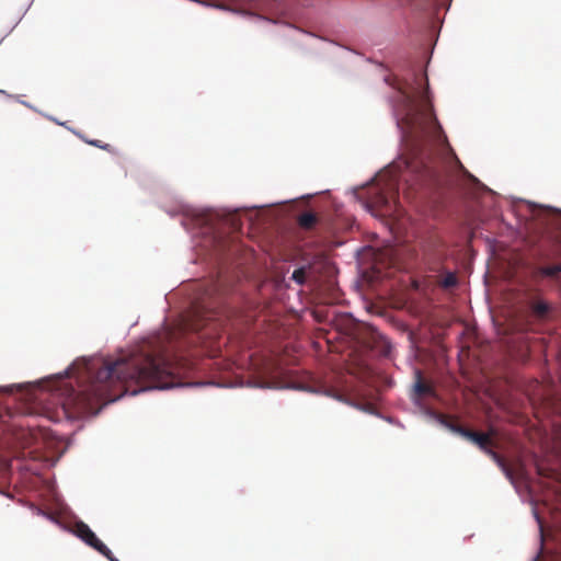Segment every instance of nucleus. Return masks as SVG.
Returning <instances> with one entry per match:
<instances>
[{
  "mask_svg": "<svg viewBox=\"0 0 561 561\" xmlns=\"http://www.w3.org/2000/svg\"><path fill=\"white\" fill-rule=\"evenodd\" d=\"M59 444V439L51 438L47 435H33L23 453L24 456L30 457L35 461H39L47 467H55L68 450L71 440L61 449H58Z\"/></svg>",
  "mask_w": 561,
  "mask_h": 561,
  "instance_id": "obj_4",
  "label": "nucleus"
},
{
  "mask_svg": "<svg viewBox=\"0 0 561 561\" xmlns=\"http://www.w3.org/2000/svg\"><path fill=\"white\" fill-rule=\"evenodd\" d=\"M365 60L369 64L378 66L381 70H388V67L383 62L377 61L371 57H365Z\"/></svg>",
  "mask_w": 561,
  "mask_h": 561,
  "instance_id": "obj_24",
  "label": "nucleus"
},
{
  "mask_svg": "<svg viewBox=\"0 0 561 561\" xmlns=\"http://www.w3.org/2000/svg\"><path fill=\"white\" fill-rule=\"evenodd\" d=\"M407 220L411 225V228L414 229V221H413L412 217L407 216Z\"/></svg>",
  "mask_w": 561,
  "mask_h": 561,
  "instance_id": "obj_34",
  "label": "nucleus"
},
{
  "mask_svg": "<svg viewBox=\"0 0 561 561\" xmlns=\"http://www.w3.org/2000/svg\"><path fill=\"white\" fill-rule=\"evenodd\" d=\"M69 534L80 539L84 545L100 554L110 553V548L98 537L91 527L78 517H75L73 526L69 527Z\"/></svg>",
  "mask_w": 561,
  "mask_h": 561,
  "instance_id": "obj_6",
  "label": "nucleus"
},
{
  "mask_svg": "<svg viewBox=\"0 0 561 561\" xmlns=\"http://www.w3.org/2000/svg\"><path fill=\"white\" fill-rule=\"evenodd\" d=\"M104 558H106L108 561H119L114 554L113 552L110 550V553H106V554H102Z\"/></svg>",
  "mask_w": 561,
  "mask_h": 561,
  "instance_id": "obj_30",
  "label": "nucleus"
},
{
  "mask_svg": "<svg viewBox=\"0 0 561 561\" xmlns=\"http://www.w3.org/2000/svg\"><path fill=\"white\" fill-rule=\"evenodd\" d=\"M417 231H413V236L416 238L417 237Z\"/></svg>",
  "mask_w": 561,
  "mask_h": 561,
  "instance_id": "obj_38",
  "label": "nucleus"
},
{
  "mask_svg": "<svg viewBox=\"0 0 561 561\" xmlns=\"http://www.w3.org/2000/svg\"><path fill=\"white\" fill-rule=\"evenodd\" d=\"M400 2L415 16L430 48L423 50L420 58H400L397 64L399 73L383 77V82L396 91L394 95L388 96V103L399 134L400 152L362 186L377 179L375 186H440L443 157L447 154L463 170L472 186H486L469 173L453 152L432 102L427 67L444 21L439 12L447 11L451 0Z\"/></svg>",
  "mask_w": 561,
  "mask_h": 561,
  "instance_id": "obj_1",
  "label": "nucleus"
},
{
  "mask_svg": "<svg viewBox=\"0 0 561 561\" xmlns=\"http://www.w3.org/2000/svg\"><path fill=\"white\" fill-rule=\"evenodd\" d=\"M85 144L96 147V148H100L102 150L108 151V152L113 151V147L110 144L103 142L99 139L85 140Z\"/></svg>",
  "mask_w": 561,
  "mask_h": 561,
  "instance_id": "obj_17",
  "label": "nucleus"
},
{
  "mask_svg": "<svg viewBox=\"0 0 561 561\" xmlns=\"http://www.w3.org/2000/svg\"><path fill=\"white\" fill-rule=\"evenodd\" d=\"M290 278L298 285H302L305 283V267L300 266L294 270Z\"/></svg>",
  "mask_w": 561,
  "mask_h": 561,
  "instance_id": "obj_16",
  "label": "nucleus"
},
{
  "mask_svg": "<svg viewBox=\"0 0 561 561\" xmlns=\"http://www.w3.org/2000/svg\"><path fill=\"white\" fill-rule=\"evenodd\" d=\"M45 519L49 520L51 524L58 526L60 529H62L64 531H67L68 533V529L70 526L64 524L60 522L59 518H57L55 515H53L51 513H47V515L45 516Z\"/></svg>",
  "mask_w": 561,
  "mask_h": 561,
  "instance_id": "obj_18",
  "label": "nucleus"
},
{
  "mask_svg": "<svg viewBox=\"0 0 561 561\" xmlns=\"http://www.w3.org/2000/svg\"><path fill=\"white\" fill-rule=\"evenodd\" d=\"M180 294H184V289ZM238 314L217 282L195 284L180 307L176 332L188 345L210 347Z\"/></svg>",
  "mask_w": 561,
  "mask_h": 561,
  "instance_id": "obj_3",
  "label": "nucleus"
},
{
  "mask_svg": "<svg viewBox=\"0 0 561 561\" xmlns=\"http://www.w3.org/2000/svg\"><path fill=\"white\" fill-rule=\"evenodd\" d=\"M545 207L548 208L549 210H552V211L561 215V208L551 207V206H545ZM551 225L553 226V228L556 230L561 232V219H559V218L552 219Z\"/></svg>",
  "mask_w": 561,
  "mask_h": 561,
  "instance_id": "obj_20",
  "label": "nucleus"
},
{
  "mask_svg": "<svg viewBox=\"0 0 561 561\" xmlns=\"http://www.w3.org/2000/svg\"><path fill=\"white\" fill-rule=\"evenodd\" d=\"M3 38L0 39V44L2 43Z\"/></svg>",
  "mask_w": 561,
  "mask_h": 561,
  "instance_id": "obj_40",
  "label": "nucleus"
},
{
  "mask_svg": "<svg viewBox=\"0 0 561 561\" xmlns=\"http://www.w3.org/2000/svg\"><path fill=\"white\" fill-rule=\"evenodd\" d=\"M377 417L386 421L389 424H392V425L398 426L400 428H404L403 423L400 420H398V419H396V417H393L391 415H386V414L381 413V416H377Z\"/></svg>",
  "mask_w": 561,
  "mask_h": 561,
  "instance_id": "obj_19",
  "label": "nucleus"
},
{
  "mask_svg": "<svg viewBox=\"0 0 561 561\" xmlns=\"http://www.w3.org/2000/svg\"><path fill=\"white\" fill-rule=\"evenodd\" d=\"M83 142H85V140H90L89 138H87L83 134H82V137H79Z\"/></svg>",
  "mask_w": 561,
  "mask_h": 561,
  "instance_id": "obj_35",
  "label": "nucleus"
},
{
  "mask_svg": "<svg viewBox=\"0 0 561 561\" xmlns=\"http://www.w3.org/2000/svg\"><path fill=\"white\" fill-rule=\"evenodd\" d=\"M419 408H420V410H421L423 415H425L430 420L435 421V419H436L438 413H436L435 411H433L430 408L425 407L423 402H422V407H419Z\"/></svg>",
  "mask_w": 561,
  "mask_h": 561,
  "instance_id": "obj_22",
  "label": "nucleus"
},
{
  "mask_svg": "<svg viewBox=\"0 0 561 561\" xmlns=\"http://www.w3.org/2000/svg\"><path fill=\"white\" fill-rule=\"evenodd\" d=\"M47 496L49 502L60 512L67 513L70 512V507L65 502L59 492L55 489V486H50L47 491Z\"/></svg>",
  "mask_w": 561,
  "mask_h": 561,
  "instance_id": "obj_10",
  "label": "nucleus"
},
{
  "mask_svg": "<svg viewBox=\"0 0 561 561\" xmlns=\"http://www.w3.org/2000/svg\"><path fill=\"white\" fill-rule=\"evenodd\" d=\"M18 503L26 508H28L30 511H32L34 514L36 513V508H39V506H37L36 504L32 503V502H28L26 500H22V499H19L16 500Z\"/></svg>",
  "mask_w": 561,
  "mask_h": 561,
  "instance_id": "obj_23",
  "label": "nucleus"
},
{
  "mask_svg": "<svg viewBox=\"0 0 561 561\" xmlns=\"http://www.w3.org/2000/svg\"><path fill=\"white\" fill-rule=\"evenodd\" d=\"M18 101H19V103H21L22 105H24V106H26V107H28V108H31V110H33V111H35V112H37V108H36L34 105H32L31 103H28V102H26V101H23V100H20V99H18Z\"/></svg>",
  "mask_w": 561,
  "mask_h": 561,
  "instance_id": "obj_29",
  "label": "nucleus"
},
{
  "mask_svg": "<svg viewBox=\"0 0 561 561\" xmlns=\"http://www.w3.org/2000/svg\"><path fill=\"white\" fill-rule=\"evenodd\" d=\"M365 250V247H362V248H358L356 251H355V256L356 257H359L360 253Z\"/></svg>",
  "mask_w": 561,
  "mask_h": 561,
  "instance_id": "obj_33",
  "label": "nucleus"
},
{
  "mask_svg": "<svg viewBox=\"0 0 561 561\" xmlns=\"http://www.w3.org/2000/svg\"><path fill=\"white\" fill-rule=\"evenodd\" d=\"M45 117H46L47 119H49V121H51V122L56 123L57 125L64 126L66 129H67V127H69V126L67 125V122H60L58 118H56V117H54V116H51V115H45Z\"/></svg>",
  "mask_w": 561,
  "mask_h": 561,
  "instance_id": "obj_26",
  "label": "nucleus"
},
{
  "mask_svg": "<svg viewBox=\"0 0 561 561\" xmlns=\"http://www.w3.org/2000/svg\"><path fill=\"white\" fill-rule=\"evenodd\" d=\"M0 93L7 94V92L4 90H0Z\"/></svg>",
  "mask_w": 561,
  "mask_h": 561,
  "instance_id": "obj_39",
  "label": "nucleus"
},
{
  "mask_svg": "<svg viewBox=\"0 0 561 561\" xmlns=\"http://www.w3.org/2000/svg\"><path fill=\"white\" fill-rule=\"evenodd\" d=\"M539 273L545 277H554L561 274V263L550 266H543L539 270Z\"/></svg>",
  "mask_w": 561,
  "mask_h": 561,
  "instance_id": "obj_12",
  "label": "nucleus"
},
{
  "mask_svg": "<svg viewBox=\"0 0 561 561\" xmlns=\"http://www.w3.org/2000/svg\"><path fill=\"white\" fill-rule=\"evenodd\" d=\"M67 129H68L69 131H71L73 135H76L77 137H82V133H81V131H79V130H77V129H75V128H72V127H70V126H69V127H67Z\"/></svg>",
  "mask_w": 561,
  "mask_h": 561,
  "instance_id": "obj_32",
  "label": "nucleus"
},
{
  "mask_svg": "<svg viewBox=\"0 0 561 561\" xmlns=\"http://www.w3.org/2000/svg\"><path fill=\"white\" fill-rule=\"evenodd\" d=\"M529 307L533 313L540 320H550L554 311L553 305L546 299L531 300Z\"/></svg>",
  "mask_w": 561,
  "mask_h": 561,
  "instance_id": "obj_9",
  "label": "nucleus"
},
{
  "mask_svg": "<svg viewBox=\"0 0 561 561\" xmlns=\"http://www.w3.org/2000/svg\"><path fill=\"white\" fill-rule=\"evenodd\" d=\"M529 504L533 506V510H531V513H533V516H534V519L536 520V523L538 524V527H539V530L540 533L542 531V525H541V519H540V515L537 511V507H536V502L534 499H530L529 500Z\"/></svg>",
  "mask_w": 561,
  "mask_h": 561,
  "instance_id": "obj_21",
  "label": "nucleus"
},
{
  "mask_svg": "<svg viewBox=\"0 0 561 561\" xmlns=\"http://www.w3.org/2000/svg\"><path fill=\"white\" fill-rule=\"evenodd\" d=\"M457 435H460L461 437L470 440L476 446H478L479 449L490 455L493 458V460L497 463V466L502 469L503 473L505 474L506 479L511 482V484L514 486L515 491L518 492V485L515 481L513 473L511 472L510 469L506 468V466L497 456V454L490 448L486 436L471 432L463 427H460L459 431H457Z\"/></svg>",
  "mask_w": 561,
  "mask_h": 561,
  "instance_id": "obj_5",
  "label": "nucleus"
},
{
  "mask_svg": "<svg viewBox=\"0 0 561 561\" xmlns=\"http://www.w3.org/2000/svg\"><path fill=\"white\" fill-rule=\"evenodd\" d=\"M434 422H436L438 425H440L443 427L444 425H446L447 420L445 417H443L442 415L437 414Z\"/></svg>",
  "mask_w": 561,
  "mask_h": 561,
  "instance_id": "obj_27",
  "label": "nucleus"
},
{
  "mask_svg": "<svg viewBox=\"0 0 561 561\" xmlns=\"http://www.w3.org/2000/svg\"><path fill=\"white\" fill-rule=\"evenodd\" d=\"M393 385H394V381L392 378H389V377L383 378V386L386 388H391Z\"/></svg>",
  "mask_w": 561,
  "mask_h": 561,
  "instance_id": "obj_28",
  "label": "nucleus"
},
{
  "mask_svg": "<svg viewBox=\"0 0 561 561\" xmlns=\"http://www.w3.org/2000/svg\"><path fill=\"white\" fill-rule=\"evenodd\" d=\"M311 195L305 194L296 198L250 206H194L178 202L168 207L165 213L171 218L179 219L181 226L191 237L192 250L194 251L192 263L205 262L214 270H219L227 261L230 251V236L227 228L242 227V218L238 217L239 214H243L250 221H256L257 216L251 215L250 211L287 204Z\"/></svg>",
  "mask_w": 561,
  "mask_h": 561,
  "instance_id": "obj_2",
  "label": "nucleus"
},
{
  "mask_svg": "<svg viewBox=\"0 0 561 561\" xmlns=\"http://www.w3.org/2000/svg\"><path fill=\"white\" fill-rule=\"evenodd\" d=\"M537 559H538V554H537V556H535V557L531 559V561H537Z\"/></svg>",
  "mask_w": 561,
  "mask_h": 561,
  "instance_id": "obj_36",
  "label": "nucleus"
},
{
  "mask_svg": "<svg viewBox=\"0 0 561 561\" xmlns=\"http://www.w3.org/2000/svg\"><path fill=\"white\" fill-rule=\"evenodd\" d=\"M443 427L448 430L449 432H451L454 434H457V431H459V428H460V426L450 423L448 420H447L446 425H444Z\"/></svg>",
  "mask_w": 561,
  "mask_h": 561,
  "instance_id": "obj_25",
  "label": "nucleus"
},
{
  "mask_svg": "<svg viewBox=\"0 0 561 561\" xmlns=\"http://www.w3.org/2000/svg\"><path fill=\"white\" fill-rule=\"evenodd\" d=\"M347 405L348 407H352L358 411H362L364 413H367L369 415H374V416H381V412H379L378 410L367 405V404H363V403H359V402H356L354 400H352L351 402H347Z\"/></svg>",
  "mask_w": 561,
  "mask_h": 561,
  "instance_id": "obj_11",
  "label": "nucleus"
},
{
  "mask_svg": "<svg viewBox=\"0 0 561 561\" xmlns=\"http://www.w3.org/2000/svg\"><path fill=\"white\" fill-rule=\"evenodd\" d=\"M414 376L415 380L412 385L410 399L415 407H422V396L432 392V389L422 382V376L419 369H415Z\"/></svg>",
  "mask_w": 561,
  "mask_h": 561,
  "instance_id": "obj_8",
  "label": "nucleus"
},
{
  "mask_svg": "<svg viewBox=\"0 0 561 561\" xmlns=\"http://www.w3.org/2000/svg\"><path fill=\"white\" fill-rule=\"evenodd\" d=\"M321 396H324V397H328V398H331L337 402H341V403H344L347 405V402H351L352 399H348L340 393H336L330 389H324L322 388V391H321Z\"/></svg>",
  "mask_w": 561,
  "mask_h": 561,
  "instance_id": "obj_13",
  "label": "nucleus"
},
{
  "mask_svg": "<svg viewBox=\"0 0 561 561\" xmlns=\"http://www.w3.org/2000/svg\"><path fill=\"white\" fill-rule=\"evenodd\" d=\"M442 285L446 288L455 287L457 285V277L455 273L451 271H447L442 280Z\"/></svg>",
  "mask_w": 561,
  "mask_h": 561,
  "instance_id": "obj_15",
  "label": "nucleus"
},
{
  "mask_svg": "<svg viewBox=\"0 0 561 561\" xmlns=\"http://www.w3.org/2000/svg\"><path fill=\"white\" fill-rule=\"evenodd\" d=\"M530 206H536L537 204L527 202Z\"/></svg>",
  "mask_w": 561,
  "mask_h": 561,
  "instance_id": "obj_37",
  "label": "nucleus"
},
{
  "mask_svg": "<svg viewBox=\"0 0 561 561\" xmlns=\"http://www.w3.org/2000/svg\"><path fill=\"white\" fill-rule=\"evenodd\" d=\"M47 513H48L47 511H45V510H43V508H41V507H39V508H36V513H35V515H37V516H42V517H44V518H45V516L47 515Z\"/></svg>",
  "mask_w": 561,
  "mask_h": 561,
  "instance_id": "obj_31",
  "label": "nucleus"
},
{
  "mask_svg": "<svg viewBox=\"0 0 561 561\" xmlns=\"http://www.w3.org/2000/svg\"><path fill=\"white\" fill-rule=\"evenodd\" d=\"M248 387L256 388V389H279V390H295L307 393H312L317 396H321L322 388L313 387L299 382H288L284 385H273L266 382H249Z\"/></svg>",
  "mask_w": 561,
  "mask_h": 561,
  "instance_id": "obj_7",
  "label": "nucleus"
},
{
  "mask_svg": "<svg viewBox=\"0 0 561 561\" xmlns=\"http://www.w3.org/2000/svg\"><path fill=\"white\" fill-rule=\"evenodd\" d=\"M317 220V217L314 214L312 213H304L300 217H299V224L301 227L304 228H310Z\"/></svg>",
  "mask_w": 561,
  "mask_h": 561,
  "instance_id": "obj_14",
  "label": "nucleus"
}]
</instances>
